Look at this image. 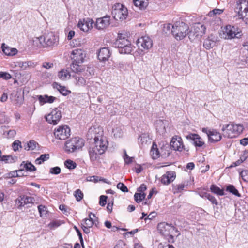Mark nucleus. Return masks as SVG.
<instances>
[{
	"label": "nucleus",
	"mask_w": 248,
	"mask_h": 248,
	"mask_svg": "<svg viewBox=\"0 0 248 248\" xmlns=\"http://www.w3.org/2000/svg\"><path fill=\"white\" fill-rule=\"evenodd\" d=\"M138 140L140 143L144 145V144H147L149 141V138L146 134H143L140 136Z\"/></svg>",
	"instance_id": "obj_42"
},
{
	"label": "nucleus",
	"mask_w": 248,
	"mask_h": 248,
	"mask_svg": "<svg viewBox=\"0 0 248 248\" xmlns=\"http://www.w3.org/2000/svg\"><path fill=\"white\" fill-rule=\"evenodd\" d=\"M87 134L89 138H93L94 140L93 145L89 149L90 159L94 161L99 159L100 155L104 153L108 147V142L100 127H91Z\"/></svg>",
	"instance_id": "obj_1"
},
{
	"label": "nucleus",
	"mask_w": 248,
	"mask_h": 248,
	"mask_svg": "<svg viewBox=\"0 0 248 248\" xmlns=\"http://www.w3.org/2000/svg\"><path fill=\"white\" fill-rule=\"evenodd\" d=\"M243 125L239 124L232 123L223 125L222 131L223 135L229 138H233L238 136L243 131Z\"/></svg>",
	"instance_id": "obj_3"
},
{
	"label": "nucleus",
	"mask_w": 248,
	"mask_h": 248,
	"mask_svg": "<svg viewBox=\"0 0 248 248\" xmlns=\"http://www.w3.org/2000/svg\"><path fill=\"white\" fill-rule=\"evenodd\" d=\"M61 118V111L57 108L53 109L50 113L45 117L46 121L54 125L58 124Z\"/></svg>",
	"instance_id": "obj_12"
},
{
	"label": "nucleus",
	"mask_w": 248,
	"mask_h": 248,
	"mask_svg": "<svg viewBox=\"0 0 248 248\" xmlns=\"http://www.w3.org/2000/svg\"><path fill=\"white\" fill-rule=\"evenodd\" d=\"M44 40L46 46H52L57 44L58 41V38L52 32L48 33L44 35Z\"/></svg>",
	"instance_id": "obj_22"
},
{
	"label": "nucleus",
	"mask_w": 248,
	"mask_h": 248,
	"mask_svg": "<svg viewBox=\"0 0 248 248\" xmlns=\"http://www.w3.org/2000/svg\"><path fill=\"white\" fill-rule=\"evenodd\" d=\"M7 137L8 138H12L15 136L16 134V131L15 130H10L7 131Z\"/></svg>",
	"instance_id": "obj_63"
},
{
	"label": "nucleus",
	"mask_w": 248,
	"mask_h": 248,
	"mask_svg": "<svg viewBox=\"0 0 248 248\" xmlns=\"http://www.w3.org/2000/svg\"><path fill=\"white\" fill-rule=\"evenodd\" d=\"M80 63L72 62L70 65V68L71 70L76 73H79L82 72V67L81 65H79Z\"/></svg>",
	"instance_id": "obj_38"
},
{
	"label": "nucleus",
	"mask_w": 248,
	"mask_h": 248,
	"mask_svg": "<svg viewBox=\"0 0 248 248\" xmlns=\"http://www.w3.org/2000/svg\"><path fill=\"white\" fill-rule=\"evenodd\" d=\"M186 138L193 141V144L198 147H202L204 145L203 139L198 134L190 133L186 136Z\"/></svg>",
	"instance_id": "obj_19"
},
{
	"label": "nucleus",
	"mask_w": 248,
	"mask_h": 248,
	"mask_svg": "<svg viewBox=\"0 0 248 248\" xmlns=\"http://www.w3.org/2000/svg\"><path fill=\"white\" fill-rule=\"evenodd\" d=\"M73 78L75 80L76 84L77 85L79 86H84L85 85L86 80L83 77L75 75L73 76Z\"/></svg>",
	"instance_id": "obj_41"
},
{
	"label": "nucleus",
	"mask_w": 248,
	"mask_h": 248,
	"mask_svg": "<svg viewBox=\"0 0 248 248\" xmlns=\"http://www.w3.org/2000/svg\"><path fill=\"white\" fill-rule=\"evenodd\" d=\"M189 27L183 22H176L173 24L171 33L177 40L183 39L186 35H189Z\"/></svg>",
	"instance_id": "obj_4"
},
{
	"label": "nucleus",
	"mask_w": 248,
	"mask_h": 248,
	"mask_svg": "<svg viewBox=\"0 0 248 248\" xmlns=\"http://www.w3.org/2000/svg\"><path fill=\"white\" fill-rule=\"evenodd\" d=\"M84 140L79 137H74L67 140L64 147V150L67 153H71L77 150L81 149L84 146Z\"/></svg>",
	"instance_id": "obj_5"
},
{
	"label": "nucleus",
	"mask_w": 248,
	"mask_h": 248,
	"mask_svg": "<svg viewBox=\"0 0 248 248\" xmlns=\"http://www.w3.org/2000/svg\"><path fill=\"white\" fill-rule=\"evenodd\" d=\"M110 24V16H106L97 19L95 25L97 29L101 30L106 28Z\"/></svg>",
	"instance_id": "obj_20"
},
{
	"label": "nucleus",
	"mask_w": 248,
	"mask_h": 248,
	"mask_svg": "<svg viewBox=\"0 0 248 248\" xmlns=\"http://www.w3.org/2000/svg\"><path fill=\"white\" fill-rule=\"evenodd\" d=\"M111 53L108 47H103L99 49L98 52V58L100 61H106L108 60Z\"/></svg>",
	"instance_id": "obj_25"
},
{
	"label": "nucleus",
	"mask_w": 248,
	"mask_h": 248,
	"mask_svg": "<svg viewBox=\"0 0 248 248\" xmlns=\"http://www.w3.org/2000/svg\"><path fill=\"white\" fill-rule=\"evenodd\" d=\"M211 191L219 196H223L224 195V192L223 189H220L219 187L215 185H212L210 187Z\"/></svg>",
	"instance_id": "obj_39"
},
{
	"label": "nucleus",
	"mask_w": 248,
	"mask_h": 248,
	"mask_svg": "<svg viewBox=\"0 0 248 248\" xmlns=\"http://www.w3.org/2000/svg\"><path fill=\"white\" fill-rule=\"evenodd\" d=\"M57 76L61 80L65 81L70 78L71 74L68 69H62L58 72Z\"/></svg>",
	"instance_id": "obj_30"
},
{
	"label": "nucleus",
	"mask_w": 248,
	"mask_h": 248,
	"mask_svg": "<svg viewBox=\"0 0 248 248\" xmlns=\"http://www.w3.org/2000/svg\"><path fill=\"white\" fill-rule=\"evenodd\" d=\"M13 159L12 157L10 155H3L1 157V160L0 161H4L5 163H12L13 162Z\"/></svg>",
	"instance_id": "obj_55"
},
{
	"label": "nucleus",
	"mask_w": 248,
	"mask_h": 248,
	"mask_svg": "<svg viewBox=\"0 0 248 248\" xmlns=\"http://www.w3.org/2000/svg\"><path fill=\"white\" fill-rule=\"evenodd\" d=\"M0 78H2L5 80H8L11 78V76L8 73L0 72Z\"/></svg>",
	"instance_id": "obj_57"
},
{
	"label": "nucleus",
	"mask_w": 248,
	"mask_h": 248,
	"mask_svg": "<svg viewBox=\"0 0 248 248\" xmlns=\"http://www.w3.org/2000/svg\"><path fill=\"white\" fill-rule=\"evenodd\" d=\"M119 38L117 39L115 43V45L116 46H117L119 48V49L121 48H123L124 46H125L124 45V40H128L126 39L125 38H121L120 37H119Z\"/></svg>",
	"instance_id": "obj_44"
},
{
	"label": "nucleus",
	"mask_w": 248,
	"mask_h": 248,
	"mask_svg": "<svg viewBox=\"0 0 248 248\" xmlns=\"http://www.w3.org/2000/svg\"><path fill=\"white\" fill-rule=\"evenodd\" d=\"M239 59L243 63L248 65V57L245 55H241L239 57Z\"/></svg>",
	"instance_id": "obj_64"
},
{
	"label": "nucleus",
	"mask_w": 248,
	"mask_h": 248,
	"mask_svg": "<svg viewBox=\"0 0 248 248\" xmlns=\"http://www.w3.org/2000/svg\"><path fill=\"white\" fill-rule=\"evenodd\" d=\"M135 6L140 10L145 9L148 5V0H133Z\"/></svg>",
	"instance_id": "obj_34"
},
{
	"label": "nucleus",
	"mask_w": 248,
	"mask_h": 248,
	"mask_svg": "<svg viewBox=\"0 0 248 248\" xmlns=\"http://www.w3.org/2000/svg\"><path fill=\"white\" fill-rule=\"evenodd\" d=\"M226 191L232 193L238 197H240L241 196L237 189H236L233 185H230L226 187Z\"/></svg>",
	"instance_id": "obj_40"
},
{
	"label": "nucleus",
	"mask_w": 248,
	"mask_h": 248,
	"mask_svg": "<svg viewBox=\"0 0 248 248\" xmlns=\"http://www.w3.org/2000/svg\"><path fill=\"white\" fill-rule=\"evenodd\" d=\"M39 212L40 216H46L47 214L46 208L42 205H40L38 206Z\"/></svg>",
	"instance_id": "obj_48"
},
{
	"label": "nucleus",
	"mask_w": 248,
	"mask_h": 248,
	"mask_svg": "<svg viewBox=\"0 0 248 248\" xmlns=\"http://www.w3.org/2000/svg\"><path fill=\"white\" fill-rule=\"evenodd\" d=\"M173 25L170 23L164 24L163 27V32L165 33H169L171 30H173Z\"/></svg>",
	"instance_id": "obj_51"
},
{
	"label": "nucleus",
	"mask_w": 248,
	"mask_h": 248,
	"mask_svg": "<svg viewBox=\"0 0 248 248\" xmlns=\"http://www.w3.org/2000/svg\"><path fill=\"white\" fill-rule=\"evenodd\" d=\"M54 64L53 63L44 62L42 64V67L46 69H49L53 67Z\"/></svg>",
	"instance_id": "obj_61"
},
{
	"label": "nucleus",
	"mask_w": 248,
	"mask_h": 248,
	"mask_svg": "<svg viewBox=\"0 0 248 248\" xmlns=\"http://www.w3.org/2000/svg\"><path fill=\"white\" fill-rule=\"evenodd\" d=\"M240 175L245 182H248V170H244L240 173Z\"/></svg>",
	"instance_id": "obj_52"
},
{
	"label": "nucleus",
	"mask_w": 248,
	"mask_h": 248,
	"mask_svg": "<svg viewBox=\"0 0 248 248\" xmlns=\"http://www.w3.org/2000/svg\"><path fill=\"white\" fill-rule=\"evenodd\" d=\"M50 155L49 154H42L40 156L35 159V163L36 164L40 165L44 161L48 160L49 158Z\"/></svg>",
	"instance_id": "obj_37"
},
{
	"label": "nucleus",
	"mask_w": 248,
	"mask_h": 248,
	"mask_svg": "<svg viewBox=\"0 0 248 248\" xmlns=\"http://www.w3.org/2000/svg\"><path fill=\"white\" fill-rule=\"evenodd\" d=\"M107 199V196H104V195H101L100 197L99 204L102 206H105L107 202V201H106Z\"/></svg>",
	"instance_id": "obj_59"
},
{
	"label": "nucleus",
	"mask_w": 248,
	"mask_h": 248,
	"mask_svg": "<svg viewBox=\"0 0 248 248\" xmlns=\"http://www.w3.org/2000/svg\"><path fill=\"white\" fill-rule=\"evenodd\" d=\"M157 131L160 134H163L166 132V128L168 125V122L167 120H158L155 123Z\"/></svg>",
	"instance_id": "obj_24"
},
{
	"label": "nucleus",
	"mask_w": 248,
	"mask_h": 248,
	"mask_svg": "<svg viewBox=\"0 0 248 248\" xmlns=\"http://www.w3.org/2000/svg\"><path fill=\"white\" fill-rule=\"evenodd\" d=\"M70 57L72 62L82 63L84 62L85 54L80 49H75L71 52Z\"/></svg>",
	"instance_id": "obj_14"
},
{
	"label": "nucleus",
	"mask_w": 248,
	"mask_h": 248,
	"mask_svg": "<svg viewBox=\"0 0 248 248\" xmlns=\"http://www.w3.org/2000/svg\"><path fill=\"white\" fill-rule=\"evenodd\" d=\"M22 166H23L24 169L30 172L35 171L36 170L35 167L29 162H27L26 163L24 161L20 165L21 167Z\"/></svg>",
	"instance_id": "obj_35"
},
{
	"label": "nucleus",
	"mask_w": 248,
	"mask_h": 248,
	"mask_svg": "<svg viewBox=\"0 0 248 248\" xmlns=\"http://www.w3.org/2000/svg\"><path fill=\"white\" fill-rule=\"evenodd\" d=\"M61 172V169L59 167H55L50 169V173L53 174H58Z\"/></svg>",
	"instance_id": "obj_58"
},
{
	"label": "nucleus",
	"mask_w": 248,
	"mask_h": 248,
	"mask_svg": "<svg viewBox=\"0 0 248 248\" xmlns=\"http://www.w3.org/2000/svg\"><path fill=\"white\" fill-rule=\"evenodd\" d=\"M96 221H97V217L94 214L90 213L89 215V218L83 219L81 225L83 226H86L91 228L94 224L96 225Z\"/></svg>",
	"instance_id": "obj_23"
},
{
	"label": "nucleus",
	"mask_w": 248,
	"mask_h": 248,
	"mask_svg": "<svg viewBox=\"0 0 248 248\" xmlns=\"http://www.w3.org/2000/svg\"><path fill=\"white\" fill-rule=\"evenodd\" d=\"M38 99L39 101L40 104L43 105L45 103H52L56 99V98L52 96H48L47 95H39L38 96Z\"/></svg>",
	"instance_id": "obj_29"
},
{
	"label": "nucleus",
	"mask_w": 248,
	"mask_h": 248,
	"mask_svg": "<svg viewBox=\"0 0 248 248\" xmlns=\"http://www.w3.org/2000/svg\"><path fill=\"white\" fill-rule=\"evenodd\" d=\"M12 147L15 151L18 150L19 147L21 148V142L19 140H15L12 144Z\"/></svg>",
	"instance_id": "obj_54"
},
{
	"label": "nucleus",
	"mask_w": 248,
	"mask_h": 248,
	"mask_svg": "<svg viewBox=\"0 0 248 248\" xmlns=\"http://www.w3.org/2000/svg\"><path fill=\"white\" fill-rule=\"evenodd\" d=\"M206 31V27L200 23H195L192 27L190 31H189V38L191 40L196 38H200L202 36Z\"/></svg>",
	"instance_id": "obj_9"
},
{
	"label": "nucleus",
	"mask_w": 248,
	"mask_h": 248,
	"mask_svg": "<svg viewBox=\"0 0 248 248\" xmlns=\"http://www.w3.org/2000/svg\"><path fill=\"white\" fill-rule=\"evenodd\" d=\"M170 147L169 145H167L164 146L163 148H161L160 151L157 148V145L154 143L152 145L150 153L153 159H156L158 158L160 155L164 157L168 156L170 154Z\"/></svg>",
	"instance_id": "obj_10"
},
{
	"label": "nucleus",
	"mask_w": 248,
	"mask_h": 248,
	"mask_svg": "<svg viewBox=\"0 0 248 248\" xmlns=\"http://www.w3.org/2000/svg\"><path fill=\"white\" fill-rule=\"evenodd\" d=\"M223 12V10L219 9H215L212 11L209 12L208 14V16L212 17V16H215L216 15H220Z\"/></svg>",
	"instance_id": "obj_46"
},
{
	"label": "nucleus",
	"mask_w": 248,
	"mask_h": 248,
	"mask_svg": "<svg viewBox=\"0 0 248 248\" xmlns=\"http://www.w3.org/2000/svg\"><path fill=\"white\" fill-rule=\"evenodd\" d=\"M99 177L98 176H91V177H89L87 178V180L89 181H91V182H97L99 180L100 181V180H103L104 179H98Z\"/></svg>",
	"instance_id": "obj_62"
},
{
	"label": "nucleus",
	"mask_w": 248,
	"mask_h": 248,
	"mask_svg": "<svg viewBox=\"0 0 248 248\" xmlns=\"http://www.w3.org/2000/svg\"><path fill=\"white\" fill-rule=\"evenodd\" d=\"M32 200L33 198L31 197L24 196L16 200V205L17 206L18 208L21 209V207L24 206L25 205L32 203Z\"/></svg>",
	"instance_id": "obj_26"
},
{
	"label": "nucleus",
	"mask_w": 248,
	"mask_h": 248,
	"mask_svg": "<svg viewBox=\"0 0 248 248\" xmlns=\"http://www.w3.org/2000/svg\"><path fill=\"white\" fill-rule=\"evenodd\" d=\"M74 196L78 201H80L83 197V194L80 189H77L75 191Z\"/></svg>",
	"instance_id": "obj_49"
},
{
	"label": "nucleus",
	"mask_w": 248,
	"mask_h": 248,
	"mask_svg": "<svg viewBox=\"0 0 248 248\" xmlns=\"http://www.w3.org/2000/svg\"><path fill=\"white\" fill-rule=\"evenodd\" d=\"M124 42L125 46L119 49V52L122 54H129L132 50L131 45L128 40H124Z\"/></svg>",
	"instance_id": "obj_31"
},
{
	"label": "nucleus",
	"mask_w": 248,
	"mask_h": 248,
	"mask_svg": "<svg viewBox=\"0 0 248 248\" xmlns=\"http://www.w3.org/2000/svg\"><path fill=\"white\" fill-rule=\"evenodd\" d=\"M175 177L176 175L174 171H167L162 176L161 182L164 185H168L173 182Z\"/></svg>",
	"instance_id": "obj_21"
},
{
	"label": "nucleus",
	"mask_w": 248,
	"mask_h": 248,
	"mask_svg": "<svg viewBox=\"0 0 248 248\" xmlns=\"http://www.w3.org/2000/svg\"><path fill=\"white\" fill-rule=\"evenodd\" d=\"M70 129L66 125H62L56 128L54 134L56 138L65 140L70 135Z\"/></svg>",
	"instance_id": "obj_11"
},
{
	"label": "nucleus",
	"mask_w": 248,
	"mask_h": 248,
	"mask_svg": "<svg viewBox=\"0 0 248 248\" xmlns=\"http://www.w3.org/2000/svg\"><path fill=\"white\" fill-rule=\"evenodd\" d=\"M64 165L69 169H74L76 167L77 164L71 160L68 159L65 161Z\"/></svg>",
	"instance_id": "obj_45"
},
{
	"label": "nucleus",
	"mask_w": 248,
	"mask_h": 248,
	"mask_svg": "<svg viewBox=\"0 0 248 248\" xmlns=\"http://www.w3.org/2000/svg\"><path fill=\"white\" fill-rule=\"evenodd\" d=\"M202 131L207 135L208 140L211 142H218L221 139V134L216 130L204 127L202 128Z\"/></svg>",
	"instance_id": "obj_15"
},
{
	"label": "nucleus",
	"mask_w": 248,
	"mask_h": 248,
	"mask_svg": "<svg viewBox=\"0 0 248 248\" xmlns=\"http://www.w3.org/2000/svg\"><path fill=\"white\" fill-rule=\"evenodd\" d=\"M219 35L221 38L224 39L240 38L242 36V31L237 27L228 25L221 28Z\"/></svg>",
	"instance_id": "obj_2"
},
{
	"label": "nucleus",
	"mask_w": 248,
	"mask_h": 248,
	"mask_svg": "<svg viewBox=\"0 0 248 248\" xmlns=\"http://www.w3.org/2000/svg\"><path fill=\"white\" fill-rule=\"evenodd\" d=\"M209 19L206 23L207 27L213 30L217 29L221 23V19L217 16H212Z\"/></svg>",
	"instance_id": "obj_27"
},
{
	"label": "nucleus",
	"mask_w": 248,
	"mask_h": 248,
	"mask_svg": "<svg viewBox=\"0 0 248 248\" xmlns=\"http://www.w3.org/2000/svg\"><path fill=\"white\" fill-rule=\"evenodd\" d=\"M138 47L142 51L148 50L152 47V40L147 36H144L139 38L137 42Z\"/></svg>",
	"instance_id": "obj_13"
},
{
	"label": "nucleus",
	"mask_w": 248,
	"mask_h": 248,
	"mask_svg": "<svg viewBox=\"0 0 248 248\" xmlns=\"http://www.w3.org/2000/svg\"><path fill=\"white\" fill-rule=\"evenodd\" d=\"M235 12L238 13L239 18L248 24V1L240 0L237 2Z\"/></svg>",
	"instance_id": "obj_7"
},
{
	"label": "nucleus",
	"mask_w": 248,
	"mask_h": 248,
	"mask_svg": "<svg viewBox=\"0 0 248 248\" xmlns=\"http://www.w3.org/2000/svg\"><path fill=\"white\" fill-rule=\"evenodd\" d=\"M117 187L124 192H128V191L127 187L123 183L121 182L117 184Z\"/></svg>",
	"instance_id": "obj_56"
},
{
	"label": "nucleus",
	"mask_w": 248,
	"mask_h": 248,
	"mask_svg": "<svg viewBox=\"0 0 248 248\" xmlns=\"http://www.w3.org/2000/svg\"><path fill=\"white\" fill-rule=\"evenodd\" d=\"M145 194L143 193H136L134 194V199L137 203H139L145 198Z\"/></svg>",
	"instance_id": "obj_43"
},
{
	"label": "nucleus",
	"mask_w": 248,
	"mask_h": 248,
	"mask_svg": "<svg viewBox=\"0 0 248 248\" xmlns=\"http://www.w3.org/2000/svg\"><path fill=\"white\" fill-rule=\"evenodd\" d=\"M157 229L160 234L167 238H173L174 235L179 234V232L171 225L165 222H161L158 224Z\"/></svg>",
	"instance_id": "obj_6"
},
{
	"label": "nucleus",
	"mask_w": 248,
	"mask_h": 248,
	"mask_svg": "<svg viewBox=\"0 0 248 248\" xmlns=\"http://www.w3.org/2000/svg\"><path fill=\"white\" fill-rule=\"evenodd\" d=\"M112 15L116 20L123 21L127 17L128 11L123 5L117 3L113 7Z\"/></svg>",
	"instance_id": "obj_8"
},
{
	"label": "nucleus",
	"mask_w": 248,
	"mask_h": 248,
	"mask_svg": "<svg viewBox=\"0 0 248 248\" xmlns=\"http://www.w3.org/2000/svg\"><path fill=\"white\" fill-rule=\"evenodd\" d=\"M207 198H206L208 200H209L212 204L217 205L218 202L215 198L212 195L209 194V195H207Z\"/></svg>",
	"instance_id": "obj_60"
},
{
	"label": "nucleus",
	"mask_w": 248,
	"mask_h": 248,
	"mask_svg": "<svg viewBox=\"0 0 248 248\" xmlns=\"http://www.w3.org/2000/svg\"><path fill=\"white\" fill-rule=\"evenodd\" d=\"M219 41V38L216 34H211L205 40L203 46L206 49H210L213 48Z\"/></svg>",
	"instance_id": "obj_17"
},
{
	"label": "nucleus",
	"mask_w": 248,
	"mask_h": 248,
	"mask_svg": "<svg viewBox=\"0 0 248 248\" xmlns=\"http://www.w3.org/2000/svg\"><path fill=\"white\" fill-rule=\"evenodd\" d=\"M1 48L4 54L9 56H14L18 52V50L16 48H12L6 45L5 43L2 44Z\"/></svg>",
	"instance_id": "obj_28"
},
{
	"label": "nucleus",
	"mask_w": 248,
	"mask_h": 248,
	"mask_svg": "<svg viewBox=\"0 0 248 248\" xmlns=\"http://www.w3.org/2000/svg\"><path fill=\"white\" fill-rule=\"evenodd\" d=\"M37 143L36 141L34 140H31L28 143L27 147L25 148V149L28 150H34L36 147V145Z\"/></svg>",
	"instance_id": "obj_50"
},
{
	"label": "nucleus",
	"mask_w": 248,
	"mask_h": 248,
	"mask_svg": "<svg viewBox=\"0 0 248 248\" xmlns=\"http://www.w3.org/2000/svg\"><path fill=\"white\" fill-rule=\"evenodd\" d=\"M114 136L115 138H120L122 136V130L121 127H116L112 129Z\"/></svg>",
	"instance_id": "obj_47"
},
{
	"label": "nucleus",
	"mask_w": 248,
	"mask_h": 248,
	"mask_svg": "<svg viewBox=\"0 0 248 248\" xmlns=\"http://www.w3.org/2000/svg\"><path fill=\"white\" fill-rule=\"evenodd\" d=\"M93 21L89 18L81 19L79 21L78 26L83 32H87L93 28Z\"/></svg>",
	"instance_id": "obj_16"
},
{
	"label": "nucleus",
	"mask_w": 248,
	"mask_h": 248,
	"mask_svg": "<svg viewBox=\"0 0 248 248\" xmlns=\"http://www.w3.org/2000/svg\"><path fill=\"white\" fill-rule=\"evenodd\" d=\"M187 186V185H186L184 183H182L176 185L175 187V192H181Z\"/></svg>",
	"instance_id": "obj_53"
},
{
	"label": "nucleus",
	"mask_w": 248,
	"mask_h": 248,
	"mask_svg": "<svg viewBox=\"0 0 248 248\" xmlns=\"http://www.w3.org/2000/svg\"><path fill=\"white\" fill-rule=\"evenodd\" d=\"M54 87L57 88L59 91L60 93L64 96L68 95L71 93L70 91L66 89L65 87L61 86L60 84L58 83H55L54 84Z\"/></svg>",
	"instance_id": "obj_36"
},
{
	"label": "nucleus",
	"mask_w": 248,
	"mask_h": 248,
	"mask_svg": "<svg viewBox=\"0 0 248 248\" xmlns=\"http://www.w3.org/2000/svg\"><path fill=\"white\" fill-rule=\"evenodd\" d=\"M18 64L21 69L25 70L28 68H34L36 65V63L32 61L19 62Z\"/></svg>",
	"instance_id": "obj_33"
},
{
	"label": "nucleus",
	"mask_w": 248,
	"mask_h": 248,
	"mask_svg": "<svg viewBox=\"0 0 248 248\" xmlns=\"http://www.w3.org/2000/svg\"><path fill=\"white\" fill-rule=\"evenodd\" d=\"M33 44L38 47H46L44 36L34 37L33 39Z\"/></svg>",
	"instance_id": "obj_32"
},
{
	"label": "nucleus",
	"mask_w": 248,
	"mask_h": 248,
	"mask_svg": "<svg viewBox=\"0 0 248 248\" xmlns=\"http://www.w3.org/2000/svg\"><path fill=\"white\" fill-rule=\"evenodd\" d=\"M170 146L174 150L182 151L184 147L182 138L177 136L173 137L170 143Z\"/></svg>",
	"instance_id": "obj_18"
}]
</instances>
